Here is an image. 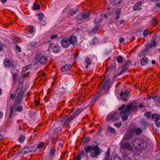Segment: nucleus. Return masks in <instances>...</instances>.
<instances>
[{
    "instance_id": "nucleus-11",
    "label": "nucleus",
    "mask_w": 160,
    "mask_h": 160,
    "mask_svg": "<svg viewBox=\"0 0 160 160\" xmlns=\"http://www.w3.org/2000/svg\"><path fill=\"white\" fill-rule=\"evenodd\" d=\"M121 148L122 149H124L130 151H132V150L129 142L126 141L122 144L121 146Z\"/></svg>"
},
{
    "instance_id": "nucleus-58",
    "label": "nucleus",
    "mask_w": 160,
    "mask_h": 160,
    "mask_svg": "<svg viewBox=\"0 0 160 160\" xmlns=\"http://www.w3.org/2000/svg\"><path fill=\"white\" fill-rule=\"evenodd\" d=\"M123 160H132V159L129 157L126 156L124 158Z\"/></svg>"
},
{
    "instance_id": "nucleus-60",
    "label": "nucleus",
    "mask_w": 160,
    "mask_h": 160,
    "mask_svg": "<svg viewBox=\"0 0 160 160\" xmlns=\"http://www.w3.org/2000/svg\"><path fill=\"white\" fill-rule=\"evenodd\" d=\"M58 36L57 35H52L51 37V39H54L55 38H57Z\"/></svg>"
},
{
    "instance_id": "nucleus-18",
    "label": "nucleus",
    "mask_w": 160,
    "mask_h": 160,
    "mask_svg": "<svg viewBox=\"0 0 160 160\" xmlns=\"http://www.w3.org/2000/svg\"><path fill=\"white\" fill-rule=\"evenodd\" d=\"M132 132H133L136 135L139 136L140 135L142 132V129L139 128H135L133 129Z\"/></svg>"
},
{
    "instance_id": "nucleus-53",
    "label": "nucleus",
    "mask_w": 160,
    "mask_h": 160,
    "mask_svg": "<svg viewBox=\"0 0 160 160\" xmlns=\"http://www.w3.org/2000/svg\"><path fill=\"white\" fill-rule=\"evenodd\" d=\"M144 115L149 118L150 117L151 113L150 112H146L145 113Z\"/></svg>"
},
{
    "instance_id": "nucleus-28",
    "label": "nucleus",
    "mask_w": 160,
    "mask_h": 160,
    "mask_svg": "<svg viewBox=\"0 0 160 160\" xmlns=\"http://www.w3.org/2000/svg\"><path fill=\"white\" fill-rule=\"evenodd\" d=\"M74 117L72 116H71L70 117L68 118V119L66 120L65 122V125H68L71 122L73 119Z\"/></svg>"
},
{
    "instance_id": "nucleus-23",
    "label": "nucleus",
    "mask_w": 160,
    "mask_h": 160,
    "mask_svg": "<svg viewBox=\"0 0 160 160\" xmlns=\"http://www.w3.org/2000/svg\"><path fill=\"white\" fill-rule=\"evenodd\" d=\"M121 13V9L119 8H118L116 10L115 13L116 16V20L118 19L119 18V15Z\"/></svg>"
},
{
    "instance_id": "nucleus-40",
    "label": "nucleus",
    "mask_w": 160,
    "mask_h": 160,
    "mask_svg": "<svg viewBox=\"0 0 160 160\" xmlns=\"http://www.w3.org/2000/svg\"><path fill=\"white\" fill-rule=\"evenodd\" d=\"M159 117H160V116H158L157 114H153L152 115V118L153 119H156L158 118Z\"/></svg>"
},
{
    "instance_id": "nucleus-35",
    "label": "nucleus",
    "mask_w": 160,
    "mask_h": 160,
    "mask_svg": "<svg viewBox=\"0 0 160 160\" xmlns=\"http://www.w3.org/2000/svg\"><path fill=\"white\" fill-rule=\"evenodd\" d=\"M98 42V40L96 38H94L93 39V40L92 42V44L93 45H94L96 44Z\"/></svg>"
},
{
    "instance_id": "nucleus-38",
    "label": "nucleus",
    "mask_w": 160,
    "mask_h": 160,
    "mask_svg": "<svg viewBox=\"0 0 160 160\" xmlns=\"http://www.w3.org/2000/svg\"><path fill=\"white\" fill-rule=\"evenodd\" d=\"M34 30L33 27L32 26L28 28L29 32L30 34H32Z\"/></svg>"
},
{
    "instance_id": "nucleus-43",
    "label": "nucleus",
    "mask_w": 160,
    "mask_h": 160,
    "mask_svg": "<svg viewBox=\"0 0 160 160\" xmlns=\"http://www.w3.org/2000/svg\"><path fill=\"white\" fill-rule=\"evenodd\" d=\"M86 61L87 64L90 65L91 64V61L88 57H87L86 58Z\"/></svg>"
},
{
    "instance_id": "nucleus-21",
    "label": "nucleus",
    "mask_w": 160,
    "mask_h": 160,
    "mask_svg": "<svg viewBox=\"0 0 160 160\" xmlns=\"http://www.w3.org/2000/svg\"><path fill=\"white\" fill-rule=\"evenodd\" d=\"M148 58L146 57H143L141 60V62L142 66H146L148 63Z\"/></svg>"
},
{
    "instance_id": "nucleus-29",
    "label": "nucleus",
    "mask_w": 160,
    "mask_h": 160,
    "mask_svg": "<svg viewBox=\"0 0 160 160\" xmlns=\"http://www.w3.org/2000/svg\"><path fill=\"white\" fill-rule=\"evenodd\" d=\"M108 131L109 133L112 134H115V129L110 127H108L107 128Z\"/></svg>"
},
{
    "instance_id": "nucleus-49",
    "label": "nucleus",
    "mask_w": 160,
    "mask_h": 160,
    "mask_svg": "<svg viewBox=\"0 0 160 160\" xmlns=\"http://www.w3.org/2000/svg\"><path fill=\"white\" fill-rule=\"evenodd\" d=\"M132 63V62L131 60H127L125 63H124V64H125V65H127L128 66L130 65Z\"/></svg>"
},
{
    "instance_id": "nucleus-30",
    "label": "nucleus",
    "mask_w": 160,
    "mask_h": 160,
    "mask_svg": "<svg viewBox=\"0 0 160 160\" xmlns=\"http://www.w3.org/2000/svg\"><path fill=\"white\" fill-rule=\"evenodd\" d=\"M66 89L63 87H62L61 88H60L58 91L59 95H62L64 94L65 91Z\"/></svg>"
},
{
    "instance_id": "nucleus-63",
    "label": "nucleus",
    "mask_w": 160,
    "mask_h": 160,
    "mask_svg": "<svg viewBox=\"0 0 160 160\" xmlns=\"http://www.w3.org/2000/svg\"><path fill=\"white\" fill-rule=\"evenodd\" d=\"M146 51H146L145 49V50H142L141 53V54L142 55H144L145 53L146 52Z\"/></svg>"
},
{
    "instance_id": "nucleus-1",
    "label": "nucleus",
    "mask_w": 160,
    "mask_h": 160,
    "mask_svg": "<svg viewBox=\"0 0 160 160\" xmlns=\"http://www.w3.org/2000/svg\"><path fill=\"white\" fill-rule=\"evenodd\" d=\"M138 107L142 108L144 107V104L143 103H140L138 105L135 101L129 103L128 105H126L123 104L118 108V109L121 111L120 114H125L129 115L131 111H136Z\"/></svg>"
},
{
    "instance_id": "nucleus-44",
    "label": "nucleus",
    "mask_w": 160,
    "mask_h": 160,
    "mask_svg": "<svg viewBox=\"0 0 160 160\" xmlns=\"http://www.w3.org/2000/svg\"><path fill=\"white\" fill-rule=\"evenodd\" d=\"M20 102L21 101H16V100L14 102V104L13 106H15L16 107L19 106V105L20 103Z\"/></svg>"
},
{
    "instance_id": "nucleus-6",
    "label": "nucleus",
    "mask_w": 160,
    "mask_h": 160,
    "mask_svg": "<svg viewBox=\"0 0 160 160\" xmlns=\"http://www.w3.org/2000/svg\"><path fill=\"white\" fill-rule=\"evenodd\" d=\"M92 150L93 151L92 152L90 153L91 157L92 158L97 157L101 152V150L98 145H95L93 147Z\"/></svg>"
},
{
    "instance_id": "nucleus-9",
    "label": "nucleus",
    "mask_w": 160,
    "mask_h": 160,
    "mask_svg": "<svg viewBox=\"0 0 160 160\" xmlns=\"http://www.w3.org/2000/svg\"><path fill=\"white\" fill-rule=\"evenodd\" d=\"M62 46L64 48H68L70 45V43L68 38H63L61 41Z\"/></svg>"
},
{
    "instance_id": "nucleus-27",
    "label": "nucleus",
    "mask_w": 160,
    "mask_h": 160,
    "mask_svg": "<svg viewBox=\"0 0 160 160\" xmlns=\"http://www.w3.org/2000/svg\"><path fill=\"white\" fill-rule=\"evenodd\" d=\"M120 96L122 98L123 100L125 101L126 100L127 98L128 97V93L126 92H121Z\"/></svg>"
},
{
    "instance_id": "nucleus-39",
    "label": "nucleus",
    "mask_w": 160,
    "mask_h": 160,
    "mask_svg": "<svg viewBox=\"0 0 160 160\" xmlns=\"http://www.w3.org/2000/svg\"><path fill=\"white\" fill-rule=\"evenodd\" d=\"M155 123L157 126H160V118H159L155 120Z\"/></svg>"
},
{
    "instance_id": "nucleus-14",
    "label": "nucleus",
    "mask_w": 160,
    "mask_h": 160,
    "mask_svg": "<svg viewBox=\"0 0 160 160\" xmlns=\"http://www.w3.org/2000/svg\"><path fill=\"white\" fill-rule=\"evenodd\" d=\"M156 45V43L155 41V40H152L151 42L150 43L147 44L145 46V50L146 51H148V50L151 48L155 47Z\"/></svg>"
},
{
    "instance_id": "nucleus-48",
    "label": "nucleus",
    "mask_w": 160,
    "mask_h": 160,
    "mask_svg": "<svg viewBox=\"0 0 160 160\" xmlns=\"http://www.w3.org/2000/svg\"><path fill=\"white\" fill-rule=\"evenodd\" d=\"M128 118V117L126 115H124L122 116V119L123 121L127 120Z\"/></svg>"
},
{
    "instance_id": "nucleus-50",
    "label": "nucleus",
    "mask_w": 160,
    "mask_h": 160,
    "mask_svg": "<svg viewBox=\"0 0 160 160\" xmlns=\"http://www.w3.org/2000/svg\"><path fill=\"white\" fill-rule=\"evenodd\" d=\"M98 29V27L97 26H95L92 30L93 33H95L97 30Z\"/></svg>"
},
{
    "instance_id": "nucleus-52",
    "label": "nucleus",
    "mask_w": 160,
    "mask_h": 160,
    "mask_svg": "<svg viewBox=\"0 0 160 160\" xmlns=\"http://www.w3.org/2000/svg\"><path fill=\"white\" fill-rule=\"evenodd\" d=\"M116 0H111L110 2V3L113 6H115L116 5Z\"/></svg>"
},
{
    "instance_id": "nucleus-13",
    "label": "nucleus",
    "mask_w": 160,
    "mask_h": 160,
    "mask_svg": "<svg viewBox=\"0 0 160 160\" xmlns=\"http://www.w3.org/2000/svg\"><path fill=\"white\" fill-rule=\"evenodd\" d=\"M22 110V106L16 107L15 106H13L12 107L10 114L9 116V118H11L12 114L13 112L18 111L19 112H21Z\"/></svg>"
},
{
    "instance_id": "nucleus-25",
    "label": "nucleus",
    "mask_w": 160,
    "mask_h": 160,
    "mask_svg": "<svg viewBox=\"0 0 160 160\" xmlns=\"http://www.w3.org/2000/svg\"><path fill=\"white\" fill-rule=\"evenodd\" d=\"M79 10L78 9L76 8V9H74V8H72L70 9L69 14L70 15L72 16L75 14Z\"/></svg>"
},
{
    "instance_id": "nucleus-41",
    "label": "nucleus",
    "mask_w": 160,
    "mask_h": 160,
    "mask_svg": "<svg viewBox=\"0 0 160 160\" xmlns=\"http://www.w3.org/2000/svg\"><path fill=\"white\" fill-rule=\"evenodd\" d=\"M149 30L148 29H146L144 30L143 33V36L144 37L146 36L148 33Z\"/></svg>"
},
{
    "instance_id": "nucleus-57",
    "label": "nucleus",
    "mask_w": 160,
    "mask_h": 160,
    "mask_svg": "<svg viewBox=\"0 0 160 160\" xmlns=\"http://www.w3.org/2000/svg\"><path fill=\"white\" fill-rule=\"evenodd\" d=\"M15 47L16 48V49H17V50L19 52H21V49L17 45H15Z\"/></svg>"
},
{
    "instance_id": "nucleus-19",
    "label": "nucleus",
    "mask_w": 160,
    "mask_h": 160,
    "mask_svg": "<svg viewBox=\"0 0 160 160\" xmlns=\"http://www.w3.org/2000/svg\"><path fill=\"white\" fill-rule=\"evenodd\" d=\"M4 64L5 66L8 68L10 66L15 67V65H14L12 64V63L10 62L8 59H6L4 62Z\"/></svg>"
},
{
    "instance_id": "nucleus-24",
    "label": "nucleus",
    "mask_w": 160,
    "mask_h": 160,
    "mask_svg": "<svg viewBox=\"0 0 160 160\" xmlns=\"http://www.w3.org/2000/svg\"><path fill=\"white\" fill-rule=\"evenodd\" d=\"M93 147L92 146H86L84 148V150L86 152L88 153L89 152L91 151L93 149Z\"/></svg>"
},
{
    "instance_id": "nucleus-33",
    "label": "nucleus",
    "mask_w": 160,
    "mask_h": 160,
    "mask_svg": "<svg viewBox=\"0 0 160 160\" xmlns=\"http://www.w3.org/2000/svg\"><path fill=\"white\" fill-rule=\"evenodd\" d=\"M33 8L35 10H38L40 8V6L39 4L35 3L33 4Z\"/></svg>"
},
{
    "instance_id": "nucleus-26",
    "label": "nucleus",
    "mask_w": 160,
    "mask_h": 160,
    "mask_svg": "<svg viewBox=\"0 0 160 160\" xmlns=\"http://www.w3.org/2000/svg\"><path fill=\"white\" fill-rule=\"evenodd\" d=\"M82 111V108H79L77 109L75 112L72 115V116L74 117V118H75Z\"/></svg>"
},
{
    "instance_id": "nucleus-15",
    "label": "nucleus",
    "mask_w": 160,
    "mask_h": 160,
    "mask_svg": "<svg viewBox=\"0 0 160 160\" xmlns=\"http://www.w3.org/2000/svg\"><path fill=\"white\" fill-rule=\"evenodd\" d=\"M140 125L142 128L143 129H146L148 127L149 123L145 120L141 119L140 121Z\"/></svg>"
},
{
    "instance_id": "nucleus-36",
    "label": "nucleus",
    "mask_w": 160,
    "mask_h": 160,
    "mask_svg": "<svg viewBox=\"0 0 160 160\" xmlns=\"http://www.w3.org/2000/svg\"><path fill=\"white\" fill-rule=\"evenodd\" d=\"M43 17V14L42 13H39L38 15V18L39 20H42Z\"/></svg>"
},
{
    "instance_id": "nucleus-55",
    "label": "nucleus",
    "mask_w": 160,
    "mask_h": 160,
    "mask_svg": "<svg viewBox=\"0 0 160 160\" xmlns=\"http://www.w3.org/2000/svg\"><path fill=\"white\" fill-rule=\"evenodd\" d=\"M18 77V76L17 74L15 73L12 74V78L14 80H15Z\"/></svg>"
},
{
    "instance_id": "nucleus-62",
    "label": "nucleus",
    "mask_w": 160,
    "mask_h": 160,
    "mask_svg": "<svg viewBox=\"0 0 160 160\" xmlns=\"http://www.w3.org/2000/svg\"><path fill=\"white\" fill-rule=\"evenodd\" d=\"M81 155H78L77 158L75 159V160H80Z\"/></svg>"
},
{
    "instance_id": "nucleus-42",
    "label": "nucleus",
    "mask_w": 160,
    "mask_h": 160,
    "mask_svg": "<svg viewBox=\"0 0 160 160\" xmlns=\"http://www.w3.org/2000/svg\"><path fill=\"white\" fill-rule=\"evenodd\" d=\"M25 139V137L22 136H20L19 138V141L21 142H23Z\"/></svg>"
},
{
    "instance_id": "nucleus-47",
    "label": "nucleus",
    "mask_w": 160,
    "mask_h": 160,
    "mask_svg": "<svg viewBox=\"0 0 160 160\" xmlns=\"http://www.w3.org/2000/svg\"><path fill=\"white\" fill-rule=\"evenodd\" d=\"M114 125L115 127H120L122 126L121 123L120 122H118L117 123H115L114 124Z\"/></svg>"
},
{
    "instance_id": "nucleus-20",
    "label": "nucleus",
    "mask_w": 160,
    "mask_h": 160,
    "mask_svg": "<svg viewBox=\"0 0 160 160\" xmlns=\"http://www.w3.org/2000/svg\"><path fill=\"white\" fill-rule=\"evenodd\" d=\"M132 137V134L131 133H129L125 135L123 138L124 141L129 140L130 138Z\"/></svg>"
},
{
    "instance_id": "nucleus-56",
    "label": "nucleus",
    "mask_w": 160,
    "mask_h": 160,
    "mask_svg": "<svg viewBox=\"0 0 160 160\" xmlns=\"http://www.w3.org/2000/svg\"><path fill=\"white\" fill-rule=\"evenodd\" d=\"M101 22L100 19H98V18H95L94 19V22L96 23H100Z\"/></svg>"
},
{
    "instance_id": "nucleus-61",
    "label": "nucleus",
    "mask_w": 160,
    "mask_h": 160,
    "mask_svg": "<svg viewBox=\"0 0 160 160\" xmlns=\"http://www.w3.org/2000/svg\"><path fill=\"white\" fill-rule=\"evenodd\" d=\"M124 41V38H121L119 39V42L120 43L123 42Z\"/></svg>"
},
{
    "instance_id": "nucleus-17",
    "label": "nucleus",
    "mask_w": 160,
    "mask_h": 160,
    "mask_svg": "<svg viewBox=\"0 0 160 160\" xmlns=\"http://www.w3.org/2000/svg\"><path fill=\"white\" fill-rule=\"evenodd\" d=\"M121 68H122V70L120 73H119L118 75H122L124 72H125L129 71V66L125 65V64L124 63L121 66Z\"/></svg>"
},
{
    "instance_id": "nucleus-46",
    "label": "nucleus",
    "mask_w": 160,
    "mask_h": 160,
    "mask_svg": "<svg viewBox=\"0 0 160 160\" xmlns=\"http://www.w3.org/2000/svg\"><path fill=\"white\" fill-rule=\"evenodd\" d=\"M44 145V143L43 142H41L38 145L37 147L38 148H42L43 147Z\"/></svg>"
},
{
    "instance_id": "nucleus-37",
    "label": "nucleus",
    "mask_w": 160,
    "mask_h": 160,
    "mask_svg": "<svg viewBox=\"0 0 160 160\" xmlns=\"http://www.w3.org/2000/svg\"><path fill=\"white\" fill-rule=\"evenodd\" d=\"M55 148H52L50 150V155L51 156L53 155L55 153Z\"/></svg>"
},
{
    "instance_id": "nucleus-59",
    "label": "nucleus",
    "mask_w": 160,
    "mask_h": 160,
    "mask_svg": "<svg viewBox=\"0 0 160 160\" xmlns=\"http://www.w3.org/2000/svg\"><path fill=\"white\" fill-rule=\"evenodd\" d=\"M15 97V95L13 94H10V99H13Z\"/></svg>"
},
{
    "instance_id": "nucleus-54",
    "label": "nucleus",
    "mask_w": 160,
    "mask_h": 160,
    "mask_svg": "<svg viewBox=\"0 0 160 160\" xmlns=\"http://www.w3.org/2000/svg\"><path fill=\"white\" fill-rule=\"evenodd\" d=\"M39 75L41 76L42 77H45L46 75V74L45 72L42 73L41 72H39L38 73Z\"/></svg>"
},
{
    "instance_id": "nucleus-2",
    "label": "nucleus",
    "mask_w": 160,
    "mask_h": 160,
    "mask_svg": "<svg viewBox=\"0 0 160 160\" xmlns=\"http://www.w3.org/2000/svg\"><path fill=\"white\" fill-rule=\"evenodd\" d=\"M112 83L109 78H105L103 80V82L100 83L98 88V92L99 93L96 95L92 100V102L95 99H98L101 94H104L111 87Z\"/></svg>"
},
{
    "instance_id": "nucleus-16",
    "label": "nucleus",
    "mask_w": 160,
    "mask_h": 160,
    "mask_svg": "<svg viewBox=\"0 0 160 160\" xmlns=\"http://www.w3.org/2000/svg\"><path fill=\"white\" fill-rule=\"evenodd\" d=\"M17 91L18 92H19V93L16 99V101H21L23 93V91L22 90V88H19L18 87L17 88Z\"/></svg>"
},
{
    "instance_id": "nucleus-12",
    "label": "nucleus",
    "mask_w": 160,
    "mask_h": 160,
    "mask_svg": "<svg viewBox=\"0 0 160 160\" xmlns=\"http://www.w3.org/2000/svg\"><path fill=\"white\" fill-rule=\"evenodd\" d=\"M61 70L64 74H68L70 72V65L67 64L63 66L61 68Z\"/></svg>"
},
{
    "instance_id": "nucleus-64",
    "label": "nucleus",
    "mask_w": 160,
    "mask_h": 160,
    "mask_svg": "<svg viewBox=\"0 0 160 160\" xmlns=\"http://www.w3.org/2000/svg\"><path fill=\"white\" fill-rule=\"evenodd\" d=\"M28 67H26L22 69V72L25 73L27 71V70H28Z\"/></svg>"
},
{
    "instance_id": "nucleus-51",
    "label": "nucleus",
    "mask_w": 160,
    "mask_h": 160,
    "mask_svg": "<svg viewBox=\"0 0 160 160\" xmlns=\"http://www.w3.org/2000/svg\"><path fill=\"white\" fill-rule=\"evenodd\" d=\"M110 149H108L107 151L106 152V156L105 157H108V158H109V157H110Z\"/></svg>"
},
{
    "instance_id": "nucleus-3",
    "label": "nucleus",
    "mask_w": 160,
    "mask_h": 160,
    "mask_svg": "<svg viewBox=\"0 0 160 160\" xmlns=\"http://www.w3.org/2000/svg\"><path fill=\"white\" fill-rule=\"evenodd\" d=\"M132 144L138 149H142L146 148L147 145V142L144 139L137 138L134 140Z\"/></svg>"
},
{
    "instance_id": "nucleus-7",
    "label": "nucleus",
    "mask_w": 160,
    "mask_h": 160,
    "mask_svg": "<svg viewBox=\"0 0 160 160\" xmlns=\"http://www.w3.org/2000/svg\"><path fill=\"white\" fill-rule=\"evenodd\" d=\"M90 14L89 13H82L79 16L77 17V21L78 22H79V21H82L83 19H88Z\"/></svg>"
},
{
    "instance_id": "nucleus-32",
    "label": "nucleus",
    "mask_w": 160,
    "mask_h": 160,
    "mask_svg": "<svg viewBox=\"0 0 160 160\" xmlns=\"http://www.w3.org/2000/svg\"><path fill=\"white\" fill-rule=\"evenodd\" d=\"M53 51L54 53H57L60 52V50L58 47L54 46L53 48Z\"/></svg>"
},
{
    "instance_id": "nucleus-4",
    "label": "nucleus",
    "mask_w": 160,
    "mask_h": 160,
    "mask_svg": "<svg viewBox=\"0 0 160 160\" xmlns=\"http://www.w3.org/2000/svg\"><path fill=\"white\" fill-rule=\"evenodd\" d=\"M48 62L47 57L41 54H38L36 55L33 60V64L34 65L38 64V65H45Z\"/></svg>"
},
{
    "instance_id": "nucleus-31",
    "label": "nucleus",
    "mask_w": 160,
    "mask_h": 160,
    "mask_svg": "<svg viewBox=\"0 0 160 160\" xmlns=\"http://www.w3.org/2000/svg\"><path fill=\"white\" fill-rule=\"evenodd\" d=\"M123 58L121 56H119L116 58L117 61L120 63H122L123 62Z\"/></svg>"
},
{
    "instance_id": "nucleus-34",
    "label": "nucleus",
    "mask_w": 160,
    "mask_h": 160,
    "mask_svg": "<svg viewBox=\"0 0 160 160\" xmlns=\"http://www.w3.org/2000/svg\"><path fill=\"white\" fill-rule=\"evenodd\" d=\"M153 99L154 102H156L157 103H160V98L159 97L155 96Z\"/></svg>"
},
{
    "instance_id": "nucleus-22",
    "label": "nucleus",
    "mask_w": 160,
    "mask_h": 160,
    "mask_svg": "<svg viewBox=\"0 0 160 160\" xmlns=\"http://www.w3.org/2000/svg\"><path fill=\"white\" fill-rule=\"evenodd\" d=\"M141 4L142 2H138L136 3L133 7V10L135 11L137 10H139L141 9V8L140 9H139V8L140 7Z\"/></svg>"
},
{
    "instance_id": "nucleus-45",
    "label": "nucleus",
    "mask_w": 160,
    "mask_h": 160,
    "mask_svg": "<svg viewBox=\"0 0 160 160\" xmlns=\"http://www.w3.org/2000/svg\"><path fill=\"white\" fill-rule=\"evenodd\" d=\"M112 160H121V159L117 156H115L112 157Z\"/></svg>"
},
{
    "instance_id": "nucleus-5",
    "label": "nucleus",
    "mask_w": 160,
    "mask_h": 160,
    "mask_svg": "<svg viewBox=\"0 0 160 160\" xmlns=\"http://www.w3.org/2000/svg\"><path fill=\"white\" fill-rule=\"evenodd\" d=\"M118 113L117 112H114L112 114H109L107 117V121L115 122L119 119V117L117 116Z\"/></svg>"
},
{
    "instance_id": "nucleus-8",
    "label": "nucleus",
    "mask_w": 160,
    "mask_h": 160,
    "mask_svg": "<svg viewBox=\"0 0 160 160\" xmlns=\"http://www.w3.org/2000/svg\"><path fill=\"white\" fill-rule=\"evenodd\" d=\"M68 38L70 43V44L74 46L77 45L78 42V39L75 35L73 34L71 35Z\"/></svg>"
},
{
    "instance_id": "nucleus-10",
    "label": "nucleus",
    "mask_w": 160,
    "mask_h": 160,
    "mask_svg": "<svg viewBox=\"0 0 160 160\" xmlns=\"http://www.w3.org/2000/svg\"><path fill=\"white\" fill-rule=\"evenodd\" d=\"M33 146L28 145L26 146L24 149L21 152L22 154H25L34 151Z\"/></svg>"
}]
</instances>
